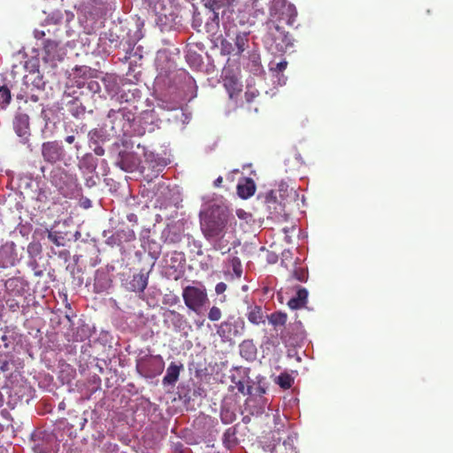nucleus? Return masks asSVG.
Here are the masks:
<instances>
[{
    "label": "nucleus",
    "mask_w": 453,
    "mask_h": 453,
    "mask_svg": "<svg viewBox=\"0 0 453 453\" xmlns=\"http://www.w3.org/2000/svg\"><path fill=\"white\" fill-rule=\"evenodd\" d=\"M65 142H68V143H73L74 141H75V136L74 135H68L65 137Z\"/></svg>",
    "instance_id": "obj_44"
},
{
    "label": "nucleus",
    "mask_w": 453,
    "mask_h": 453,
    "mask_svg": "<svg viewBox=\"0 0 453 453\" xmlns=\"http://www.w3.org/2000/svg\"><path fill=\"white\" fill-rule=\"evenodd\" d=\"M236 216L241 219H244V220H248L249 219L251 218V214L245 211L244 210L242 209H238L236 210Z\"/></svg>",
    "instance_id": "obj_37"
},
{
    "label": "nucleus",
    "mask_w": 453,
    "mask_h": 453,
    "mask_svg": "<svg viewBox=\"0 0 453 453\" xmlns=\"http://www.w3.org/2000/svg\"><path fill=\"white\" fill-rule=\"evenodd\" d=\"M100 40H108L110 42V46L113 45L114 47H117L119 44V36L111 30L102 34Z\"/></svg>",
    "instance_id": "obj_31"
},
{
    "label": "nucleus",
    "mask_w": 453,
    "mask_h": 453,
    "mask_svg": "<svg viewBox=\"0 0 453 453\" xmlns=\"http://www.w3.org/2000/svg\"><path fill=\"white\" fill-rule=\"evenodd\" d=\"M249 35V32H239L236 34L234 38L235 55L240 56L248 48Z\"/></svg>",
    "instance_id": "obj_20"
},
{
    "label": "nucleus",
    "mask_w": 453,
    "mask_h": 453,
    "mask_svg": "<svg viewBox=\"0 0 453 453\" xmlns=\"http://www.w3.org/2000/svg\"><path fill=\"white\" fill-rule=\"evenodd\" d=\"M238 327H244V321L241 318L229 317L218 327L217 333L222 338L236 336L239 334Z\"/></svg>",
    "instance_id": "obj_9"
},
{
    "label": "nucleus",
    "mask_w": 453,
    "mask_h": 453,
    "mask_svg": "<svg viewBox=\"0 0 453 453\" xmlns=\"http://www.w3.org/2000/svg\"><path fill=\"white\" fill-rule=\"evenodd\" d=\"M223 83L231 98H233L236 93L241 91V85L238 80L234 76H226L223 79Z\"/></svg>",
    "instance_id": "obj_21"
},
{
    "label": "nucleus",
    "mask_w": 453,
    "mask_h": 453,
    "mask_svg": "<svg viewBox=\"0 0 453 453\" xmlns=\"http://www.w3.org/2000/svg\"><path fill=\"white\" fill-rule=\"evenodd\" d=\"M149 277L144 273L134 274L127 283V289L132 292L142 293L148 286Z\"/></svg>",
    "instance_id": "obj_13"
},
{
    "label": "nucleus",
    "mask_w": 453,
    "mask_h": 453,
    "mask_svg": "<svg viewBox=\"0 0 453 453\" xmlns=\"http://www.w3.org/2000/svg\"><path fill=\"white\" fill-rule=\"evenodd\" d=\"M128 157H133V155L127 154L126 156H122L121 163L123 165L126 164V161L128 159Z\"/></svg>",
    "instance_id": "obj_46"
},
{
    "label": "nucleus",
    "mask_w": 453,
    "mask_h": 453,
    "mask_svg": "<svg viewBox=\"0 0 453 453\" xmlns=\"http://www.w3.org/2000/svg\"><path fill=\"white\" fill-rule=\"evenodd\" d=\"M165 242L167 243H179L182 240L181 230L176 226H168L163 232Z\"/></svg>",
    "instance_id": "obj_18"
},
{
    "label": "nucleus",
    "mask_w": 453,
    "mask_h": 453,
    "mask_svg": "<svg viewBox=\"0 0 453 453\" xmlns=\"http://www.w3.org/2000/svg\"><path fill=\"white\" fill-rule=\"evenodd\" d=\"M256 184L250 178H245L237 185V194L242 199H248L255 194Z\"/></svg>",
    "instance_id": "obj_14"
},
{
    "label": "nucleus",
    "mask_w": 453,
    "mask_h": 453,
    "mask_svg": "<svg viewBox=\"0 0 453 453\" xmlns=\"http://www.w3.org/2000/svg\"><path fill=\"white\" fill-rule=\"evenodd\" d=\"M229 218V211L226 207L212 206L201 219V230L206 240L213 242L215 250H223L227 248V242H224L226 225Z\"/></svg>",
    "instance_id": "obj_1"
},
{
    "label": "nucleus",
    "mask_w": 453,
    "mask_h": 453,
    "mask_svg": "<svg viewBox=\"0 0 453 453\" xmlns=\"http://www.w3.org/2000/svg\"><path fill=\"white\" fill-rule=\"evenodd\" d=\"M47 290L48 288L45 286V284H43L42 287H41V290Z\"/></svg>",
    "instance_id": "obj_51"
},
{
    "label": "nucleus",
    "mask_w": 453,
    "mask_h": 453,
    "mask_svg": "<svg viewBox=\"0 0 453 453\" xmlns=\"http://www.w3.org/2000/svg\"><path fill=\"white\" fill-rule=\"evenodd\" d=\"M152 114H153L152 111H145V112H143L144 116H152Z\"/></svg>",
    "instance_id": "obj_48"
},
{
    "label": "nucleus",
    "mask_w": 453,
    "mask_h": 453,
    "mask_svg": "<svg viewBox=\"0 0 453 453\" xmlns=\"http://www.w3.org/2000/svg\"><path fill=\"white\" fill-rule=\"evenodd\" d=\"M95 153L98 156H103L104 154V150L100 147V146H97L95 150H94Z\"/></svg>",
    "instance_id": "obj_41"
},
{
    "label": "nucleus",
    "mask_w": 453,
    "mask_h": 453,
    "mask_svg": "<svg viewBox=\"0 0 453 453\" xmlns=\"http://www.w3.org/2000/svg\"><path fill=\"white\" fill-rule=\"evenodd\" d=\"M210 19L214 21V22H217L219 23V14L215 12H211V17Z\"/></svg>",
    "instance_id": "obj_40"
},
{
    "label": "nucleus",
    "mask_w": 453,
    "mask_h": 453,
    "mask_svg": "<svg viewBox=\"0 0 453 453\" xmlns=\"http://www.w3.org/2000/svg\"><path fill=\"white\" fill-rule=\"evenodd\" d=\"M13 128L17 135L20 138V142L27 143L28 141V115L19 107L13 119Z\"/></svg>",
    "instance_id": "obj_10"
},
{
    "label": "nucleus",
    "mask_w": 453,
    "mask_h": 453,
    "mask_svg": "<svg viewBox=\"0 0 453 453\" xmlns=\"http://www.w3.org/2000/svg\"><path fill=\"white\" fill-rule=\"evenodd\" d=\"M269 323L273 326H283L286 325L288 320V315L282 311H275L273 312L270 316H268Z\"/></svg>",
    "instance_id": "obj_22"
},
{
    "label": "nucleus",
    "mask_w": 453,
    "mask_h": 453,
    "mask_svg": "<svg viewBox=\"0 0 453 453\" xmlns=\"http://www.w3.org/2000/svg\"><path fill=\"white\" fill-rule=\"evenodd\" d=\"M35 276H40V275H42V273H35Z\"/></svg>",
    "instance_id": "obj_53"
},
{
    "label": "nucleus",
    "mask_w": 453,
    "mask_h": 453,
    "mask_svg": "<svg viewBox=\"0 0 453 453\" xmlns=\"http://www.w3.org/2000/svg\"><path fill=\"white\" fill-rule=\"evenodd\" d=\"M68 110L71 112V114L75 118H79L84 115L86 111L85 106L79 101L78 98H74L69 103Z\"/></svg>",
    "instance_id": "obj_23"
},
{
    "label": "nucleus",
    "mask_w": 453,
    "mask_h": 453,
    "mask_svg": "<svg viewBox=\"0 0 453 453\" xmlns=\"http://www.w3.org/2000/svg\"><path fill=\"white\" fill-rule=\"evenodd\" d=\"M221 310L217 306H212L208 312V319L211 321H219L221 319Z\"/></svg>",
    "instance_id": "obj_32"
},
{
    "label": "nucleus",
    "mask_w": 453,
    "mask_h": 453,
    "mask_svg": "<svg viewBox=\"0 0 453 453\" xmlns=\"http://www.w3.org/2000/svg\"><path fill=\"white\" fill-rule=\"evenodd\" d=\"M291 277L300 282H305L308 280V271L303 267H295Z\"/></svg>",
    "instance_id": "obj_28"
},
{
    "label": "nucleus",
    "mask_w": 453,
    "mask_h": 453,
    "mask_svg": "<svg viewBox=\"0 0 453 453\" xmlns=\"http://www.w3.org/2000/svg\"><path fill=\"white\" fill-rule=\"evenodd\" d=\"M0 350L4 354L13 351L15 354L25 357L27 350L22 345V335L19 334L14 328L5 327L0 329Z\"/></svg>",
    "instance_id": "obj_4"
},
{
    "label": "nucleus",
    "mask_w": 453,
    "mask_h": 453,
    "mask_svg": "<svg viewBox=\"0 0 453 453\" xmlns=\"http://www.w3.org/2000/svg\"><path fill=\"white\" fill-rule=\"evenodd\" d=\"M42 154L46 161L56 163L63 158L64 150L57 141L47 142L42 144Z\"/></svg>",
    "instance_id": "obj_11"
},
{
    "label": "nucleus",
    "mask_w": 453,
    "mask_h": 453,
    "mask_svg": "<svg viewBox=\"0 0 453 453\" xmlns=\"http://www.w3.org/2000/svg\"><path fill=\"white\" fill-rule=\"evenodd\" d=\"M247 319L253 325L258 326L262 323H265L264 312H263L261 306H258V305L249 306Z\"/></svg>",
    "instance_id": "obj_19"
},
{
    "label": "nucleus",
    "mask_w": 453,
    "mask_h": 453,
    "mask_svg": "<svg viewBox=\"0 0 453 453\" xmlns=\"http://www.w3.org/2000/svg\"><path fill=\"white\" fill-rule=\"evenodd\" d=\"M183 370V365L181 363L172 362L167 369L166 373L163 378V384L165 386H174L178 381L180 373Z\"/></svg>",
    "instance_id": "obj_12"
},
{
    "label": "nucleus",
    "mask_w": 453,
    "mask_h": 453,
    "mask_svg": "<svg viewBox=\"0 0 453 453\" xmlns=\"http://www.w3.org/2000/svg\"><path fill=\"white\" fill-rule=\"evenodd\" d=\"M52 46L57 47V44H56L55 42H49V43L45 46V48H49V47H52Z\"/></svg>",
    "instance_id": "obj_47"
},
{
    "label": "nucleus",
    "mask_w": 453,
    "mask_h": 453,
    "mask_svg": "<svg viewBox=\"0 0 453 453\" xmlns=\"http://www.w3.org/2000/svg\"><path fill=\"white\" fill-rule=\"evenodd\" d=\"M11 101V92L6 86H0V109H4Z\"/></svg>",
    "instance_id": "obj_27"
},
{
    "label": "nucleus",
    "mask_w": 453,
    "mask_h": 453,
    "mask_svg": "<svg viewBox=\"0 0 453 453\" xmlns=\"http://www.w3.org/2000/svg\"><path fill=\"white\" fill-rule=\"evenodd\" d=\"M118 111H116V110L111 109V110L108 111L107 117H108L109 119L113 118V117L115 116V114H116Z\"/></svg>",
    "instance_id": "obj_45"
},
{
    "label": "nucleus",
    "mask_w": 453,
    "mask_h": 453,
    "mask_svg": "<svg viewBox=\"0 0 453 453\" xmlns=\"http://www.w3.org/2000/svg\"><path fill=\"white\" fill-rule=\"evenodd\" d=\"M16 68H17V65H14V66H13V70H12V73H13L14 74L18 73V71H16Z\"/></svg>",
    "instance_id": "obj_50"
},
{
    "label": "nucleus",
    "mask_w": 453,
    "mask_h": 453,
    "mask_svg": "<svg viewBox=\"0 0 453 453\" xmlns=\"http://www.w3.org/2000/svg\"><path fill=\"white\" fill-rule=\"evenodd\" d=\"M276 382L281 388L288 389L292 387L294 379L290 374L282 372L278 376Z\"/></svg>",
    "instance_id": "obj_24"
},
{
    "label": "nucleus",
    "mask_w": 453,
    "mask_h": 453,
    "mask_svg": "<svg viewBox=\"0 0 453 453\" xmlns=\"http://www.w3.org/2000/svg\"><path fill=\"white\" fill-rule=\"evenodd\" d=\"M265 206L268 211L267 219L279 222L287 220L285 206L277 200L276 196H273V192L266 196Z\"/></svg>",
    "instance_id": "obj_7"
},
{
    "label": "nucleus",
    "mask_w": 453,
    "mask_h": 453,
    "mask_svg": "<svg viewBox=\"0 0 453 453\" xmlns=\"http://www.w3.org/2000/svg\"><path fill=\"white\" fill-rule=\"evenodd\" d=\"M39 288V282L36 283V286L35 287V289H34V294H36L37 293V288Z\"/></svg>",
    "instance_id": "obj_49"
},
{
    "label": "nucleus",
    "mask_w": 453,
    "mask_h": 453,
    "mask_svg": "<svg viewBox=\"0 0 453 453\" xmlns=\"http://www.w3.org/2000/svg\"><path fill=\"white\" fill-rule=\"evenodd\" d=\"M222 182H223V178L221 176H219L214 180V186L217 188H219L221 186Z\"/></svg>",
    "instance_id": "obj_42"
},
{
    "label": "nucleus",
    "mask_w": 453,
    "mask_h": 453,
    "mask_svg": "<svg viewBox=\"0 0 453 453\" xmlns=\"http://www.w3.org/2000/svg\"><path fill=\"white\" fill-rule=\"evenodd\" d=\"M275 449L281 453H297L295 447L293 446V440L290 437H288V439H286L282 444L277 445Z\"/></svg>",
    "instance_id": "obj_25"
},
{
    "label": "nucleus",
    "mask_w": 453,
    "mask_h": 453,
    "mask_svg": "<svg viewBox=\"0 0 453 453\" xmlns=\"http://www.w3.org/2000/svg\"><path fill=\"white\" fill-rule=\"evenodd\" d=\"M273 28L269 27L268 38L274 44L277 52H286L294 45L290 34L285 31L280 24H273Z\"/></svg>",
    "instance_id": "obj_6"
},
{
    "label": "nucleus",
    "mask_w": 453,
    "mask_h": 453,
    "mask_svg": "<svg viewBox=\"0 0 453 453\" xmlns=\"http://www.w3.org/2000/svg\"><path fill=\"white\" fill-rule=\"evenodd\" d=\"M287 65H288V62L287 61H281V62L277 64L276 69L279 72H282V71H284L286 69Z\"/></svg>",
    "instance_id": "obj_39"
},
{
    "label": "nucleus",
    "mask_w": 453,
    "mask_h": 453,
    "mask_svg": "<svg viewBox=\"0 0 453 453\" xmlns=\"http://www.w3.org/2000/svg\"><path fill=\"white\" fill-rule=\"evenodd\" d=\"M308 291L304 288H298L296 295L290 298L288 306L292 310H298L304 307L307 303Z\"/></svg>",
    "instance_id": "obj_15"
},
{
    "label": "nucleus",
    "mask_w": 453,
    "mask_h": 453,
    "mask_svg": "<svg viewBox=\"0 0 453 453\" xmlns=\"http://www.w3.org/2000/svg\"><path fill=\"white\" fill-rule=\"evenodd\" d=\"M24 367L25 358L12 354L1 364L0 372H10L12 378L17 379L18 377H20V379L23 380Z\"/></svg>",
    "instance_id": "obj_8"
},
{
    "label": "nucleus",
    "mask_w": 453,
    "mask_h": 453,
    "mask_svg": "<svg viewBox=\"0 0 453 453\" xmlns=\"http://www.w3.org/2000/svg\"><path fill=\"white\" fill-rule=\"evenodd\" d=\"M242 2L246 6L249 12L254 10L256 17L258 14H264L263 9H257L258 3L260 2V0H242Z\"/></svg>",
    "instance_id": "obj_29"
},
{
    "label": "nucleus",
    "mask_w": 453,
    "mask_h": 453,
    "mask_svg": "<svg viewBox=\"0 0 453 453\" xmlns=\"http://www.w3.org/2000/svg\"><path fill=\"white\" fill-rule=\"evenodd\" d=\"M240 355L248 361L257 357V347L252 340H244L239 346Z\"/></svg>",
    "instance_id": "obj_16"
},
{
    "label": "nucleus",
    "mask_w": 453,
    "mask_h": 453,
    "mask_svg": "<svg viewBox=\"0 0 453 453\" xmlns=\"http://www.w3.org/2000/svg\"><path fill=\"white\" fill-rule=\"evenodd\" d=\"M221 51L225 55H230L234 51V48L232 43L226 39H223L220 42Z\"/></svg>",
    "instance_id": "obj_34"
},
{
    "label": "nucleus",
    "mask_w": 453,
    "mask_h": 453,
    "mask_svg": "<svg viewBox=\"0 0 453 453\" xmlns=\"http://www.w3.org/2000/svg\"><path fill=\"white\" fill-rule=\"evenodd\" d=\"M235 388H237L238 392L242 394L243 395L251 394V387L246 385L245 381H243V380L236 381Z\"/></svg>",
    "instance_id": "obj_33"
},
{
    "label": "nucleus",
    "mask_w": 453,
    "mask_h": 453,
    "mask_svg": "<svg viewBox=\"0 0 453 453\" xmlns=\"http://www.w3.org/2000/svg\"><path fill=\"white\" fill-rule=\"evenodd\" d=\"M87 88L93 94L98 93L101 90V86L96 81H89L87 82Z\"/></svg>",
    "instance_id": "obj_36"
},
{
    "label": "nucleus",
    "mask_w": 453,
    "mask_h": 453,
    "mask_svg": "<svg viewBox=\"0 0 453 453\" xmlns=\"http://www.w3.org/2000/svg\"><path fill=\"white\" fill-rule=\"evenodd\" d=\"M230 266L235 278L240 279L242 274V266L239 257H233L229 260Z\"/></svg>",
    "instance_id": "obj_26"
},
{
    "label": "nucleus",
    "mask_w": 453,
    "mask_h": 453,
    "mask_svg": "<svg viewBox=\"0 0 453 453\" xmlns=\"http://www.w3.org/2000/svg\"><path fill=\"white\" fill-rule=\"evenodd\" d=\"M165 369V361L161 355L145 356L137 364L138 372L145 378H155Z\"/></svg>",
    "instance_id": "obj_5"
},
{
    "label": "nucleus",
    "mask_w": 453,
    "mask_h": 453,
    "mask_svg": "<svg viewBox=\"0 0 453 453\" xmlns=\"http://www.w3.org/2000/svg\"><path fill=\"white\" fill-rule=\"evenodd\" d=\"M27 64H28V61H27V60H26V61L24 62V67H25V68H27Z\"/></svg>",
    "instance_id": "obj_52"
},
{
    "label": "nucleus",
    "mask_w": 453,
    "mask_h": 453,
    "mask_svg": "<svg viewBox=\"0 0 453 453\" xmlns=\"http://www.w3.org/2000/svg\"><path fill=\"white\" fill-rule=\"evenodd\" d=\"M226 290V284L224 282H219L215 287V292L218 295L223 294Z\"/></svg>",
    "instance_id": "obj_38"
},
{
    "label": "nucleus",
    "mask_w": 453,
    "mask_h": 453,
    "mask_svg": "<svg viewBox=\"0 0 453 453\" xmlns=\"http://www.w3.org/2000/svg\"><path fill=\"white\" fill-rule=\"evenodd\" d=\"M122 234L126 237L125 241L128 242V241H132V240H134L135 239V234L134 232L130 229V228H127V231H124V230H121V231H119L117 232V235L119 237H122Z\"/></svg>",
    "instance_id": "obj_35"
},
{
    "label": "nucleus",
    "mask_w": 453,
    "mask_h": 453,
    "mask_svg": "<svg viewBox=\"0 0 453 453\" xmlns=\"http://www.w3.org/2000/svg\"><path fill=\"white\" fill-rule=\"evenodd\" d=\"M182 298L186 307L196 314H200L209 303L206 288L201 282L196 286L188 285L183 288Z\"/></svg>",
    "instance_id": "obj_3"
},
{
    "label": "nucleus",
    "mask_w": 453,
    "mask_h": 453,
    "mask_svg": "<svg viewBox=\"0 0 453 453\" xmlns=\"http://www.w3.org/2000/svg\"><path fill=\"white\" fill-rule=\"evenodd\" d=\"M297 15L295 4L288 2V0H272L269 7V21L267 25L270 23L279 24L284 21L288 26L293 27Z\"/></svg>",
    "instance_id": "obj_2"
},
{
    "label": "nucleus",
    "mask_w": 453,
    "mask_h": 453,
    "mask_svg": "<svg viewBox=\"0 0 453 453\" xmlns=\"http://www.w3.org/2000/svg\"><path fill=\"white\" fill-rule=\"evenodd\" d=\"M49 240L57 246L65 245V237L58 232H48Z\"/></svg>",
    "instance_id": "obj_30"
},
{
    "label": "nucleus",
    "mask_w": 453,
    "mask_h": 453,
    "mask_svg": "<svg viewBox=\"0 0 453 453\" xmlns=\"http://www.w3.org/2000/svg\"><path fill=\"white\" fill-rule=\"evenodd\" d=\"M164 318L170 321L173 327L178 331L183 329V326L186 324L185 317L174 310L165 311Z\"/></svg>",
    "instance_id": "obj_17"
},
{
    "label": "nucleus",
    "mask_w": 453,
    "mask_h": 453,
    "mask_svg": "<svg viewBox=\"0 0 453 453\" xmlns=\"http://www.w3.org/2000/svg\"><path fill=\"white\" fill-rule=\"evenodd\" d=\"M178 302H179V298H178V296H174L172 298V302H165V301H164V303L173 305V304H176Z\"/></svg>",
    "instance_id": "obj_43"
}]
</instances>
